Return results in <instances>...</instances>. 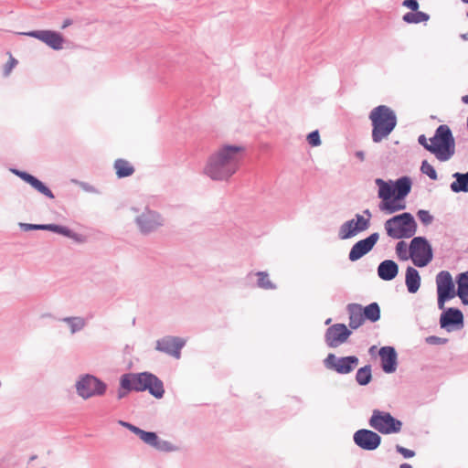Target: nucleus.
<instances>
[{
  "instance_id": "nucleus-1",
  "label": "nucleus",
  "mask_w": 468,
  "mask_h": 468,
  "mask_svg": "<svg viewBox=\"0 0 468 468\" xmlns=\"http://www.w3.org/2000/svg\"><path fill=\"white\" fill-rule=\"evenodd\" d=\"M244 152L240 145L219 146L207 157L203 174L213 181H229L239 171Z\"/></svg>"
},
{
  "instance_id": "nucleus-2",
  "label": "nucleus",
  "mask_w": 468,
  "mask_h": 468,
  "mask_svg": "<svg viewBox=\"0 0 468 468\" xmlns=\"http://www.w3.org/2000/svg\"><path fill=\"white\" fill-rule=\"evenodd\" d=\"M120 386L126 391H145L147 390L156 399L163 398L165 388L163 381L154 374L150 372L126 373L121 377Z\"/></svg>"
},
{
  "instance_id": "nucleus-3",
  "label": "nucleus",
  "mask_w": 468,
  "mask_h": 468,
  "mask_svg": "<svg viewBox=\"0 0 468 468\" xmlns=\"http://www.w3.org/2000/svg\"><path fill=\"white\" fill-rule=\"evenodd\" d=\"M372 124V141L376 144L387 139L397 125V116L393 110L386 105L375 107L369 113Z\"/></svg>"
},
{
  "instance_id": "nucleus-4",
  "label": "nucleus",
  "mask_w": 468,
  "mask_h": 468,
  "mask_svg": "<svg viewBox=\"0 0 468 468\" xmlns=\"http://www.w3.org/2000/svg\"><path fill=\"white\" fill-rule=\"evenodd\" d=\"M431 153L441 162L450 160L455 153V141L450 127L441 124L430 139Z\"/></svg>"
},
{
  "instance_id": "nucleus-5",
  "label": "nucleus",
  "mask_w": 468,
  "mask_h": 468,
  "mask_svg": "<svg viewBox=\"0 0 468 468\" xmlns=\"http://www.w3.org/2000/svg\"><path fill=\"white\" fill-rule=\"evenodd\" d=\"M387 235L395 239L412 238L417 231V223L410 212L394 216L384 223Z\"/></svg>"
},
{
  "instance_id": "nucleus-6",
  "label": "nucleus",
  "mask_w": 468,
  "mask_h": 468,
  "mask_svg": "<svg viewBox=\"0 0 468 468\" xmlns=\"http://www.w3.org/2000/svg\"><path fill=\"white\" fill-rule=\"evenodd\" d=\"M411 180L408 176H402L394 183L395 197L392 202H381L379 209L387 214H393L395 212L406 208L404 198L410 194L411 190Z\"/></svg>"
},
{
  "instance_id": "nucleus-7",
  "label": "nucleus",
  "mask_w": 468,
  "mask_h": 468,
  "mask_svg": "<svg viewBox=\"0 0 468 468\" xmlns=\"http://www.w3.org/2000/svg\"><path fill=\"white\" fill-rule=\"evenodd\" d=\"M369 425L382 434H391L400 431L402 422L389 412L374 410L369 419Z\"/></svg>"
},
{
  "instance_id": "nucleus-8",
  "label": "nucleus",
  "mask_w": 468,
  "mask_h": 468,
  "mask_svg": "<svg viewBox=\"0 0 468 468\" xmlns=\"http://www.w3.org/2000/svg\"><path fill=\"white\" fill-rule=\"evenodd\" d=\"M76 390L80 398L88 399L91 397L104 395L107 385L97 377L86 374L76 382Z\"/></svg>"
},
{
  "instance_id": "nucleus-9",
  "label": "nucleus",
  "mask_w": 468,
  "mask_h": 468,
  "mask_svg": "<svg viewBox=\"0 0 468 468\" xmlns=\"http://www.w3.org/2000/svg\"><path fill=\"white\" fill-rule=\"evenodd\" d=\"M372 214L369 209H365L363 215L356 214L355 218L346 221L340 226L338 236L341 239H347L357 233L367 230L370 226Z\"/></svg>"
},
{
  "instance_id": "nucleus-10",
  "label": "nucleus",
  "mask_w": 468,
  "mask_h": 468,
  "mask_svg": "<svg viewBox=\"0 0 468 468\" xmlns=\"http://www.w3.org/2000/svg\"><path fill=\"white\" fill-rule=\"evenodd\" d=\"M410 256L417 267H425L432 260V249L424 237H414L409 247Z\"/></svg>"
},
{
  "instance_id": "nucleus-11",
  "label": "nucleus",
  "mask_w": 468,
  "mask_h": 468,
  "mask_svg": "<svg viewBox=\"0 0 468 468\" xmlns=\"http://www.w3.org/2000/svg\"><path fill=\"white\" fill-rule=\"evenodd\" d=\"M436 284L438 307L443 310L445 302L454 298L456 295L452 274L448 271H440L436 276Z\"/></svg>"
},
{
  "instance_id": "nucleus-12",
  "label": "nucleus",
  "mask_w": 468,
  "mask_h": 468,
  "mask_svg": "<svg viewBox=\"0 0 468 468\" xmlns=\"http://www.w3.org/2000/svg\"><path fill=\"white\" fill-rule=\"evenodd\" d=\"M135 223L143 234H149L164 225V218L156 211L146 207L135 218Z\"/></svg>"
},
{
  "instance_id": "nucleus-13",
  "label": "nucleus",
  "mask_w": 468,
  "mask_h": 468,
  "mask_svg": "<svg viewBox=\"0 0 468 468\" xmlns=\"http://www.w3.org/2000/svg\"><path fill=\"white\" fill-rule=\"evenodd\" d=\"M358 362L359 360L356 356L336 357L334 354H329L324 359V366L338 374L346 375L352 372L358 365Z\"/></svg>"
},
{
  "instance_id": "nucleus-14",
  "label": "nucleus",
  "mask_w": 468,
  "mask_h": 468,
  "mask_svg": "<svg viewBox=\"0 0 468 468\" xmlns=\"http://www.w3.org/2000/svg\"><path fill=\"white\" fill-rule=\"evenodd\" d=\"M352 332L345 324H335L326 329L324 340L328 347L336 348L346 343Z\"/></svg>"
},
{
  "instance_id": "nucleus-15",
  "label": "nucleus",
  "mask_w": 468,
  "mask_h": 468,
  "mask_svg": "<svg viewBox=\"0 0 468 468\" xmlns=\"http://www.w3.org/2000/svg\"><path fill=\"white\" fill-rule=\"evenodd\" d=\"M22 34L42 41L54 50L63 48L64 38L58 32L52 30H33Z\"/></svg>"
},
{
  "instance_id": "nucleus-16",
  "label": "nucleus",
  "mask_w": 468,
  "mask_h": 468,
  "mask_svg": "<svg viewBox=\"0 0 468 468\" xmlns=\"http://www.w3.org/2000/svg\"><path fill=\"white\" fill-rule=\"evenodd\" d=\"M353 440L356 446L365 451H374L381 442V437L377 432L367 429L356 431Z\"/></svg>"
},
{
  "instance_id": "nucleus-17",
  "label": "nucleus",
  "mask_w": 468,
  "mask_h": 468,
  "mask_svg": "<svg viewBox=\"0 0 468 468\" xmlns=\"http://www.w3.org/2000/svg\"><path fill=\"white\" fill-rule=\"evenodd\" d=\"M19 227L24 231L29 230H49L62 236L72 239L76 241L80 240V235L68 227L57 225V224H29V223H19Z\"/></svg>"
},
{
  "instance_id": "nucleus-18",
  "label": "nucleus",
  "mask_w": 468,
  "mask_h": 468,
  "mask_svg": "<svg viewBox=\"0 0 468 468\" xmlns=\"http://www.w3.org/2000/svg\"><path fill=\"white\" fill-rule=\"evenodd\" d=\"M440 325L448 332L462 329L463 326V314L457 308H448L440 317Z\"/></svg>"
},
{
  "instance_id": "nucleus-19",
  "label": "nucleus",
  "mask_w": 468,
  "mask_h": 468,
  "mask_svg": "<svg viewBox=\"0 0 468 468\" xmlns=\"http://www.w3.org/2000/svg\"><path fill=\"white\" fill-rule=\"evenodd\" d=\"M378 233L374 232L367 238L355 243L349 251L348 259L351 261H356L362 258L373 249L375 244L378 242Z\"/></svg>"
},
{
  "instance_id": "nucleus-20",
  "label": "nucleus",
  "mask_w": 468,
  "mask_h": 468,
  "mask_svg": "<svg viewBox=\"0 0 468 468\" xmlns=\"http://www.w3.org/2000/svg\"><path fill=\"white\" fill-rule=\"evenodd\" d=\"M185 344L186 341L182 338L165 336L156 341L155 349L178 359Z\"/></svg>"
},
{
  "instance_id": "nucleus-21",
  "label": "nucleus",
  "mask_w": 468,
  "mask_h": 468,
  "mask_svg": "<svg viewBox=\"0 0 468 468\" xmlns=\"http://www.w3.org/2000/svg\"><path fill=\"white\" fill-rule=\"evenodd\" d=\"M11 172L17 176L18 177H20L25 182H27V184H29L33 188H35L37 191H38L45 197L50 199H53L55 197L52 191L43 182H41L32 175L17 169H11Z\"/></svg>"
},
{
  "instance_id": "nucleus-22",
  "label": "nucleus",
  "mask_w": 468,
  "mask_h": 468,
  "mask_svg": "<svg viewBox=\"0 0 468 468\" xmlns=\"http://www.w3.org/2000/svg\"><path fill=\"white\" fill-rule=\"evenodd\" d=\"M381 367L385 373H393L397 369L398 356L394 347L383 346L379 350Z\"/></svg>"
},
{
  "instance_id": "nucleus-23",
  "label": "nucleus",
  "mask_w": 468,
  "mask_h": 468,
  "mask_svg": "<svg viewBox=\"0 0 468 468\" xmlns=\"http://www.w3.org/2000/svg\"><path fill=\"white\" fill-rule=\"evenodd\" d=\"M399 273V266L392 260H385L378 267V275L383 281H391Z\"/></svg>"
},
{
  "instance_id": "nucleus-24",
  "label": "nucleus",
  "mask_w": 468,
  "mask_h": 468,
  "mask_svg": "<svg viewBox=\"0 0 468 468\" xmlns=\"http://www.w3.org/2000/svg\"><path fill=\"white\" fill-rule=\"evenodd\" d=\"M347 312L349 314V327L351 329H357L365 322L363 314V307L359 303H349L347 305Z\"/></svg>"
},
{
  "instance_id": "nucleus-25",
  "label": "nucleus",
  "mask_w": 468,
  "mask_h": 468,
  "mask_svg": "<svg viewBox=\"0 0 468 468\" xmlns=\"http://www.w3.org/2000/svg\"><path fill=\"white\" fill-rule=\"evenodd\" d=\"M375 183L378 186V196L382 199V202H392V197H395L394 184H391V181L389 183L386 182L381 178H377Z\"/></svg>"
},
{
  "instance_id": "nucleus-26",
  "label": "nucleus",
  "mask_w": 468,
  "mask_h": 468,
  "mask_svg": "<svg viewBox=\"0 0 468 468\" xmlns=\"http://www.w3.org/2000/svg\"><path fill=\"white\" fill-rule=\"evenodd\" d=\"M405 282L409 292L415 293L418 292L420 286V276L415 268L411 266L407 268Z\"/></svg>"
},
{
  "instance_id": "nucleus-27",
  "label": "nucleus",
  "mask_w": 468,
  "mask_h": 468,
  "mask_svg": "<svg viewBox=\"0 0 468 468\" xmlns=\"http://www.w3.org/2000/svg\"><path fill=\"white\" fill-rule=\"evenodd\" d=\"M455 179L451 183L450 188L453 193H467L468 192V172L459 173L456 172L452 175Z\"/></svg>"
},
{
  "instance_id": "nucleus-28",
  "label": "nucleus",
  "mask_w": 468,
  "mask_h": 468,
  "mask_svg": "<svg viewBox=\"0 0 468 468\" xmlns=\"http://www.w3.org/2000/svg\"><path fill=\"white\" fill-rule=\"evenodd\" d=\"M429 19V14L419 10L408 12L402 16V20L407 24H419L427 22Z\"/></svg>"
},
{
  "instance_id": "nucleus-29",
  "label": "nucleus",
  "mask_w": 468,
  "mask_h": 468,
  "mask_svg": "<svg viewBox=\"0 0 468 468\" xmlns=\"http://www.w3.org/2000/svg\"><path fill=\"white\" fill-rule=\"evenodd\" d=\"M114 168L119 178L129 176L134 172L133 165L123 159H117L114 163Z\"/></svg>"
},
{
  "instance_id": "nucleus-30",
  "label": "nucleus",
  "mask_w": 468,
  "mask_h": 468,
  "mask_svg": "<svg viewBox=\"0 0 468 468\" xmlns=\"http://www.w3.org/2000/svg\"><path fill=\"white\" fill-rule=\"evenodd\" d=\"M363 314L365 320H368L372 323H375L380 318V308L377 303H371L363 308Z\"/></svg>"
},
{
  "instance_id": "nucleus-31",
  "label": "nucleus",
  "mask_w": 468,
  "mask_h": 468,
  "mask_svg": "<svg viewBox=\"0 0 468 468\" xmlns=\"http://www.w3.org/2000/svg\"><path fill=\"white\" fill-rule=\"evenodd\" d=\"M457 292L456 295L459 298L468 296V271L460 273L456 279Z\"/></svg>"
},
{
  "instance_id": "nucleus-32",
  "label": "nucleus",
  "mask_w": 468,
  "mask_h": 468,
  "mask_svg": "<svg viewBox=\"0 0 468 468\" xmlns=\"http://www.w3.org/2000/svg\"><path fill=\"white\" fill-rule=\"evenodd\" d=\"M61 321L69 324L71 334H75L82 330L86 325L85 320L80 316L64 317Z\"/></svg>"
},
{
  "instance_id": "nucleus-33",
  "label": "nucleus",
  "mask_w": 468,
  "mask_h": 468,
  "mask_svg": "<svg viewBox=\"0 0 468 468\" xmlns=\"http://www.w3.org/2000/svg\"><path fill=\"white\" fill-rule=\"evenodd\" d=\"M372 378L371 367L367 365L356 371V380L361 386L367 385Z\"/></svg>"
},
{
  "instance_id": "nucleus-34",
  "label": "nucleus",
  "mask_w": 468,
  "mask_h": 468,
  "mask_svg": "<svg viewBox=\"0 0 468 468\" xmlns=\"http://www.w3.org/2000/svg\"><path fill=\"white\" fill-rule=\"evenodd\" d=\"M135 435H137L144 443L151 447H154L156 443V440L158 438L157 434L154 431H145L142 429H138Z\"/></svg>"
},
{
  "instance_id": "nucleus-35",
  "label": "nucleus",
  "mask_w": 468,
  "mask_h": 468,
  "mask_svg": "<svg viewBox=\"0 0 468 468\" xmlns=\"http://www.w3.org/2000/svg\"><path fill=\"white\" fill-rule=\"evenodd\" d=\"M258 277L257 286L264 290L275 289V285L269 279V275L265 271H258L255 273Z\"/></svg>"
},
{
  "instance_id": "nucleus-36",
  "label": "nucleus",
  "mask_w": 468,
  "mask_h": 468,
  "mask_svg": "<svg viewBox=\"0 0 468 468\" xmlns=\"http://www.w3.org/2000/svg\"><path fill=\"white\" fill-rule=\"evenodd\" d=\"M154 448L156 449L157 451L165 452H174L176 450V447L173 445L171 442L162 440L159 437L157 438L156 443L154 444Z\"/></svg>"
},
{
  "instance_id": "nucleus-37",
  "label": "nucleus",
  "mask_w": 468,
  "mask_h": 468,
  "mask_svg": "<svg viewBox=\"0 0 468 468\" xmlns=\"http://www.w3.org/2000/svg\"><path fill=\"white\" fill-rule=\"evenodd\" d=\"M420 171L422 174L427 175L431 179H437V173L435 168L427 160L422 161Z\"/></svg>"
},
{
  "instance_id": "nucleus-38",
  "label": "nucleus",
  "mask_w": 468,
  "mask_h": 468,
  "mask_svg": "<svg viewBox=\"0 0 468 468\" xmlns=\"http://www.w3.org/2000/svg\"><path fill=\"white\" fill-rule=\"evenodd\" d=\"M410 250L407 244L404 241H399L396 245V253L400 260L406 261L409 259Z\"/></svg>"
},
{
  "instance_id": "nucleus-39",
  "label": "nucleus",
  "mask_w": 468,
  "mask_h": 468,
  "mask_svg": "<svg viewBox=\"0 0 468 468\" xmlns=\"http://www.w3.org/2000/svg\"><path fill=\"white\" fill-rule=\"evenodd\" d=\"M417 216L424 225H430L433 220V217L428 210L420 209L418 211Z\"/></svg>"
},
{
  "instance_id": "nucleus-40",
  "label": "nucleus",
  "mask_w": 468,
  "mask_h": 468,
  "mask_svg": "<svg viewBox=\"0 0 468 468\" xmlns=\"http://www.w3.org/2000/svg\"><path fill=\"white\" fill-rule=\"evenodd\" d=\"M307 142L311 146H319L321 144L319 132L315 130L310 133L307 136Z\"/></svg>"
},
{
  "instance_id": "nucleus-41",
  "label": "nucleus",
  "mask_w": 468,
  "mask_h": 468,
  "mask_svg": "<svg viewBox=\"0 0 468 468\" xmlns=\"http://www.w3.org/2000/svg\"><path fill=\"white\" fill-rule=\"evenodd\" d=\"M396 450L399 452L404 458H411L415 455V452L400 445L396 446Z\"/></svg>"
},
{
  "instance_id": "nucleus-42",
  "label": "nucleus",
  "mask_w": 468,
  "mask_h": 468,
  "mask_svg": "<svg viewBox=\"0 0 468 468\" xmlns=\"http://www.w3.org/2000/svg\"><path fill=\"white\" fill-rule=\"evenodd\" d=\"M425 341L429 345H442L447 342V339L441 338V337H438L435 335H430V336L426 337Z\"/></svg>"
},
{
  "instance_id": "nucleus-43",
  "label": "nucleus",
  "mask_w": 468,
  "mask_h": 468,
  "mask_svg": "<svg viewBox=\"0 0 468 468\" xmlns=\"http://www.w3.org/2000/svg\"><path fill=\"white\" fill-rule=\"evenodd\" d=\"M402 5L410 9V12L417 11L419 9V3L417 0H404L402 2Z\"/></svg>"
},
{
  "instance_id": "nucleus-44",
  "label": "nucleus",
  "mask_w": 468,
  "mask_h": 468,
  "mask_svg": "<svg viewBox=\"0 0 468 468\" xmlns=\"http://www.w3.org/2000/svg\"><path fill=\"white\" fill-rule=\"evenodd\" d=\"M17 61L13 57H10L9 61L5 64L4 73L5 76L9 75L13 68L16 65Z\"/></svg>"
},
{
  "instance_id": "nucleus-45",
  "label": "nucleus",
  "mask_w": 468,
  "mask_h": 468,
  "mask_svg": "<svg viewBox=\"0 0 468 468\" xmlns=\"http://www.w3.org/2000/svg\"><path fill=\"white\" fill-rule=\"evenodd\" d=\"M418 143L431 153V148H429L430 143H428V140L424 134L419 136Z\"/></svg>"
},
{
  "instance_id": "nucleus-46",
  "label": "nucleus",
  "mask_w": 468,
  "mask_h": 468,
  "mask_svg": "<svg viewBox=\"0 0 468 468\" xmlns=\"http://www.w3.org/2000/svg\"><path fill=\"white\" fill-rule=\"evenodd\" d=\"M119 423H120L122 426H123V427L127 428L129 431H132L133 433H134V434L136 433V431H138V429H139V427L134 426V425H133V424H131V423H129V422H126V421H122V420H121Z\"/></svg>"
},
{
  "instance_id": "nucleus-47",
  "label": "nucleus",
  "mask_w": 468,
  "mask_h": 468,
  "mask_svg": "<svg viewBox=\"0 0 468 468\" xmlns=\"http://www.w3.org/2000/svg\"><path fill=\"white\" fill-rule=\"evenodd\" d=\"M119 423H120L122 426H123V427L127 428L129 431H132L133 433H134V434L136 433V431H138V429H139V427L134 426V425H133V424H131V423H129V422H126V421H122V420H121Z\"/></svg>"
},
{
  "instance_id": "nucleus-48",
  "label": "nucleus",
  "mask_w": 468,
  "mask_h": 468,
  "mask_svg": "<svg viewBox=\"0 0 468 468\" xmlns=\"http://www.w3.org/2000/svg\"><path fill=\"white\" fill-rule=\"evenodd\" d=\"M355 155L363 162L365 160V153L363 151H356Z\"/></svg>"
},
{
  "instance_id": "nucleus-49",
  "label": "nucleus",
  "mask_w": 468,
  "mask_h": 468,
  "mask_svg": "<svg viewBox=\"0 0 468 468\" xmlns=\"http://www.w3.org/2000/svg\"><path fill=\"white\" fill-rule=\"evenodd\" d=\"M122 389V388H121L119 389V391H118V399H122V398L126 395V393L128 392V391H126V390L123 392Z\"/></svg>"
},
{
  "instance_id": "nucleus-50",
  "label": "nucleus",
  "mask_w": 468,
  "mask_h": 468,
  "mask_svg": "<svg viewBox=\"0 0 468 468\" xmlns=\"http://www.w3.org/2000/svg\"><path fill=\"white\" fill-rule=\"evenodd\" d=\"M70 24H71V20L70 19H66L63 22L62 28H65V27H69Z\"/></svg>"
},
{
  "instance_id": "nucleus-51",
  "label": "nucleus",
  "mask_w": 468,
  "mask_h": 468,
  "mask_svg": "<svg viewBox=\"0 0 468 468\" xmlns=\"http://www.w3.org/2000/svg\"><path fill=\"white\" fill-rule=\"evenodd\" d=\"M399 468H413L410 463H402Z\"/></svg>"
},
{
  "instance_id": "nucleus-52",
  "label": "nucleus",
  "mask_w": 468,
  "mask_h": 468,
  "mask_svg": "<svg viewBox=\"0 0 468 468\" xmlns=\"http://www.w3.org/2000/svg\"><path fill=\"white\" fill-rule=\"evenodd\" d=\"M462 101L465 104H468V95H464L462 97Z\"/></svg>"
},
{
  "instance_id": "nucleus-53",
  "label": "nucleus",
  "mask_w": 468,
  "mask_h": 468,
  "mask_svg": "<svg viewBox=\"0 0 468 468\" xmlns=\"http://www.w3.org/2000/svg\"><path fill=\"white\" fill-rule=\"evenodd\" d=\"M462 300V302L464 303V304H468V296H465L463 298H460Z\"/></svg>"
},
{
  "instance_id": "nucleus-54",
  "label": "nucleus",
  "mask_w": 468,
  "mask_h": 468,
  "mask_svg": "<svg viewBox=\"0 0 468 468\" xmlns=\"http://www.w3.org/2000/svg\"><path fill=\"white\" fill-rule=\"evenodd\" d=\"M461 37L463 39V40H468V34H463L461 36Z\"/></svg>"
},
{
  "instance_id": "nucleus-55",
  "label": "nucleus",
  "mask_w": 468,
  "mask_h": 468,
  "mask_svg": "<svg viewBox=\"0 0 468 468\" xmlns=\"http://www.w3.org/2000/svg\"><path fill=\"white\" fill-rule=\"evenodd\" d=\"M332 322V319L331 318H328L326 321H325V324H329L330 323Z\"/></svg>"
},
{
  "instance_id": "nucleus-56",
  "label": "nucleus",
  "mask_w": 468,
  "mask_h": 468,
  "mask_svg": "<svg viewBox=\"0 0 468 468\" xmlns=\"http://www.w3.org/2000/svg\"><path fill=\"white\" fill-rule=\"evenodd\" d=\"M463 3L468 4V0H462Z\"/></svg>"
}]
</instances>
